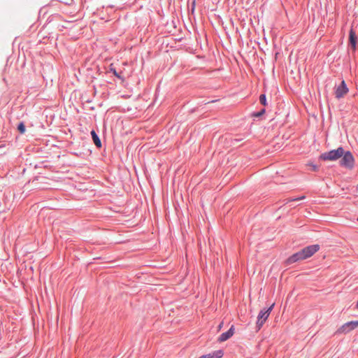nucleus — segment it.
<instances>
[{"label":"nucleus","mask_w":358,"mask_h":358,"mask_svg":"<svg viewBox=\"0 0 358 358\" xmlns=\"http://www.w3.org/2000/svg\"><path fill=\"white\" fill-rule=\"evenodd\" d=\"M320 249L319 245H312L303 248L299 252L294 254L287 259L289 264L294 263L299 260L306 259L313 256Z\"/></svg>","instance_id":"1"},{"label":"nucleus","mask_w":358,"mask_h":358,"mask_svg":"<svg viewBox=\"0 0 358 358\" xmlns=\"http://www.w3.org/2000/svg\"><path fill=\"white\" fill-rule=\"evenodd\" d=\"M273 306H274V303H273L266 310L264 309L259 312V315L257 317V327L258 330H259L261 329V327L263 326L264 322L266 321L271 312L273 310Z\"/></svg>","instance_id":"2"},{"label":"nucleus","mask_w":358,"mask_h":358,"mask_svg":"<svg viewBox=\"0 0 358 358\" xmlns=\"http://www.w3.org/2000/svg\"><path fill=\"white\" fill-rule=\"evenodd\" d=\"M358 327V321H351L343 324L336 331V334H347Z\"/></svg>","instance_id":"3"},{"label":"nucleus","mask_w":358,"mask_h":358,"mask_svg":"<svg viewBox=\"0 0 358 358\" xmlns=\"http://www.w3.org/2000/svg\"><path fill=\"white\" fill-rule=\"evenodd\" d=\"M327 157H352V153L350 151H344L343 148H338L336 150H331L329 152Z\"/></svg>","instance_id":"4"},{"label":"nucleus","mask_w":358,"mask_h":358,"mask_svg":"<svg viewBox=\"0 0 358 358\" xmlns=\"http://www.w3.org/2000/svg\"><path fill=\"white\" fill-rule=\"evenodd\" d=\"M348 92V88L345 83L343 80L340 85H338L335 91V95L337 99H341Z\"/></svg>","instance_id":"5"},{"label":"nucleus","mask_w":358,"mask_h":358,"mask_svg":"<svg viewBox=\"0 0 358 358\" xmlns=\"http://www.w3.org/2000/svg\"><path fill=\"white\" fill-rule=\"evenodd\" d=\"M324 159H336L337 158H323ZM339 164L341 166L348 169H351L354 166V158H339Z\"/></svg>","instance_id":"6"},{"label":"nucleus","mask_w":358,"mask_h":358,"mask_svg":"<svg viewBox=\"0 0 358 358\" xmlns=\"http://www.w3.org/2000/svg\"><path fill=\"white\" fill-rule=\"evenodd\" d=\"M234 334V326H231V328L224 333H222L220 337L218 338L217 341L220 343L224 342L229 338H230Z\"/></svg>","instance_id":"7"},{"label":"nucleus","mask_w":358,"mask_h":358,"mask_svg":"<svg viewBox=\"0 0 358 358\" xmlns=\"http://www.w3.org/2000/svg\"><path fill=\"white\" fill-rule=\"evenodd\" d=\"M222 350H217L211 354L203 355L199 358H221L223 356Z\"/></svg>","instance_id":"8"},{"label":"nucleus","mask_w":358,"mask_h":358,"mask_svg":"<svg viewBox=\"0 0 358 358\" xmlns=\"http://www.w3.org/2000/svg\"><path fill=\"white\" fill-rule=\"evenodd\" d=\"M357 36L352 29L350 31V43L352 48L355 50L356 48Z\"/></svg>","instance_id":"9"},{"label":"nucleus","mask_w":358,"mask_h":358,"mask_svg":"<svg viewBox=\"0 0 358 358\" xmlns=\"http://www.w3.org/2000/svg\"><path fill=\"white\" fill-rule=\"evenodd\" d=\"M306 165L308 170L312 171H317L319 166H320V164H318L313 162H308Z\"/></svg>","instance_id":"10"},{"label":"nucleus","mask_w":358,"mask_h":358,"mask_svg":"<svg viewBox=\"0 0 358 358\" xmlns=\"http://www.w3.org/2000/svg\"><path fill=\"white\" fill-rule=\"evenodd\" d=\"M91 135H92V139H93V141H94V144L98 148H100L101 146V140L99 139V136L96 134V132L94 131H91Z\"/></svg>","instance_id":"11"},{"label":"nucleus","mask_w":358,"mask_h":358,"mask_svg":"<svg viewBox=\"0 0 358 358\" xmlns=\"http://www.w3.org/2000/svg\"><path fill=\"white\" fill-rule=\"evenodd\" d=\"M17 129L20 134H24L25 132V126L22 122H20L18 124Z\"/></svg>","instance_id":"12"},{"label":"nucleus","mask_w":358,"mask_h":358,"mask_svg":"<svg viewBox=\"0 0 358 358\" xmlns=\"http://www.w3.org/2000/svg\"><path fill=\"white\" fill-rule=\"evenodd\" d=\"M259 101L260 103L264 105V106H266L267 103H266V96L264 94H261L260 96H259Z\"/></svg>","instance_id":"13"},{"label":"nucleus","mask_w":358,"mask_h":358,"mask_svg":"<svg viewBox=\"0 0 358 358\" xmlns=\"http://www.w3.org/2000/svg\"><path fill=\"white\" fill-rule=\"evenodd\" d=\"M264 113H265V110H264V109H263V110H262L259 113H257L255 115V116L259 117V116L262 115V114H264Z\"/></svg>","instance_id":"14"},{"label":"nucleus","mask_w":358,"mask_h":358,"mask_svg":"<svg viewBox=\"0 0 358 358\" xmlns=\"http://www.w3.org/2000/svg\"><path fill=\"white\" fill-rule=\"evenodd\" d=\"M304 198H305V196H303L301 197L296 198V199H293V201H299V200L303 199Z\"/></svg>","instance_id":"15"},{"label":"nucleus","mask_w":358,"mask_h":358,"mask_svg":"<svg viewBox=\"0 0 358 358\" xmlns=\"http://www.w3.org/2000/svg\"><path fill=\"white\" fill-rule=\"evenodd\" d=\"M222 324H223V322H222L221 324H220V325L218 326V329H219V330L222 328Z\"/></svg>","instance_id":"16"},{"label":"nucleus","mask_w":358,"mask_h":358,"mask_svg":"<svg viewBox=\"0 0 358 358\" xmlns=\"http://www.w3.org/2000/svg\"><path fill=\"white\" fill-rule=\"evenodd\" d=\"M114 74H115L116 76L119 77L118 74L117 73V72H116L115 71H114Z\"/></svg>","instance_id":"17"},{"label":"nucleus","mask_w":358,"mask_h":358,"mask_svg":"<svg viewBox=\"0 0 358 358\" xmlns=\"http://www.w3.org/2000/svg\"><path fill=\"white\" fill-rule=\"evenodd\" d=\"M34 168H35V169H37V168H38V164H34Z\"/></svg>","instance_id":"18"},{"label":"nucleus","mask_w":358,"mask_h":358,"mask_svg":"<svg viewBox=\"0 0 358 358\" xmlns=\"http://www.w3.org/2000/svg\"><path fill=\"white\" fill-rule=\"evenodd\" d=\"M357 308H358V301H357Z\"/></svg>","instance_id":"19"},{"label":"nucleus","mask_w":358,"mask_h":358,"mask_svg":"<svg viewBox=\"0 0 358 358\" xmlns=\"http://www.w3.org/2000/svg\"><path fill=\"white\" fill-rule=\"evenodd\" d=\"M357 221H358V217H357Z\"/></svg>","instance_id":"20"}]
</instances>
